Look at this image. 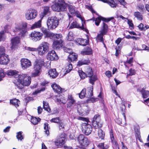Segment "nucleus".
Wrapping results in <instances>:
<instances>
[{"label":"nucleus","instance_id":"a18cd8bd","mask_svg":"<svg viewBox=\"0 0 149 149\" xmlns=\"http://www.w3.org/2000/svg\"><path fill=\"white\" fill-rule=\"evenodd\" d=\"M37 50L38 51V54L39 55H43L46 52L42 48L39 46L38 48H37Z\"/></svg>","mask_w":149,"mask_h":149},{"label":"nucleus","instance_id":"0e129e2a","mask_svg":"<svg viewBox=\"0 0 149 149\" xmlns=\"http://www.w3.org/2000/svg\"><path fill=\"white\" fill-rule=\"evenodd\" d=\"M79 120H82L84 121H86V123H88V119H87L86 118L81 117H79Z\"/></svg>","mask_w":149,"mask_h":149},{"label":"nucleus","instance_id":"69168bd1","mask_svg":"<svg viewBox=\"0 0 149 149\" xmlns=\"http://www.w3.org/2000/svg\"><path fill=\"white\" fill-rule=\"evenodd\" d=\"M106 75L108 77L111 76V72L109 71H107L105 72Z\"/></svg>","mask_w":149,"mask_h":149},{"label":"nucleus","instance_id":"cd10ccee","mask_svg":"<svg viewBox=\"0 0 149 149\" xmlns=\"http://www.w3.org/2000/svg\"><path fill=\"white\" fill-rule=\"evenodd\" d=\"M44 132L45 134L47 136L49 135V130L50 129V127L49 126V124L47 123H45L44 125Z\"/></svg>","mask_w":149,"mask_h":149},{"label":"nucleus","instance_id":"7c9ffc66","mask_svg":"<svg viewBox=\"0 0 149 149\" xmlns=\"http://www.w3.org/2000/svg\"><path fill=\"white\" fill-rule=\"evenodd\" d=\"M93 86H91V87L87 88L88 91L87 93H86V95L87 97L88 98L90 97L93 96Z\"/></svg>","mask_w":149,"mask_h":149},{"label":"nucleus","instance_id":"423d86ee","mask_svg":"<svg viewBox=\"0 0 149 149\" xmlns=\"http://www.w3.org/2000/svg\"><path fill=\"white\" fill-rule=\"evenodd\" d=\"M77 140L80 144V148L82 149H85L90 143L87 138L83 134L79 135L77 137Z\"/></svg>","mask_w":149,"mask_h":149},{"label":"nucleus","instance_id":"6ab92c4d","mask_svg":"<svg viewBox=\"0 0 149 149\" xmlns=\"http://www.w3.org/2000/svg\"><path fill=\"white\" fill-rule=\"evenodd\" d=\"M51 86L54 91L57 93H60L62 92V88L56 84H52Z\"/></svg>","mask_w":149,"mask_h":149},{"label":"nucleus","instance_id":"ddd939ff","mask_svg":"<svg viewBox=\"0 0 149 149\" xmlns=\"http://www.w3.org/2000/svg\"><path fill=\"white\" fill-rule=\"evenodd\" d=\"M20 42L19 38L17 36L11 40V46L10 47L12 50L15 49Z\"/></svg>","mask_w":149,"mask_h":149},{"label":"nucleus","instance_id":"9d476101","mask_svg":"<svg viewBox=\"0 0 149 149\" xmlns=\"http://www.w3.org/2000/svg\"><path fill=\"white\" fill-rule=\"evenodd\" d=\"M83 132L86 135H88L92 130V126L88 123H83L82 125Z\"/></svg>","mask_w":149,"mask_h":149},{"label":"nucleus","instance_id":"473e14b6","mask_svg":"<svg viewBox=\"0 0 149 149\" xmlns=\"http://www.w3.org/2000/svg\"><path fill=\"white\" fill-rule=\"evenodd\" d=\"M89 63L90 61L88 60H81L79 61L77 65L80 66L83 65L88 64Z\"/></svg>","mask_w":149,"mask_h":149},{"label":"nucleus","instance_id":"dca6fc26","mask_svg":"<svg viewBox=\"0 0 149 149\" xmlns=\"http://www.w3.org/2000/svg\"><path fill=\"white\" fill-rule=\"evenodd\" d=\"M8 56L5 54L0 56V63L3 65H6L9 62Z\"/></svg>","mask_w":149,"mask_h":149},{"label":"nucleus","instance_id":"37998d69","mask_svg":"<svg viewBox=\"0 0 149 149\" xmlns=\"http://www.w3.org/2000/svg\"><path fill=\"white\" fill-rule=\"evenodd\" d=\"M68 9L70 14L73 15H74L77 11L74 9V7L72 5H69L68 6Z\"/></svg>","mask_w":149,"mask_h":149},{"label":"nucleus","instance_id":"4468645a","mask_svg":"<svg viewBox=\"0 0 149 149\" xmlns=\"http://www.w3.org/2000/svg\"><path fill=\"white\" fill-rule=\"evenodd\" d=\"M80 28L84 31L87 32L88 30L84 27L83 23H82V26H81L79 24L76 22H73L71 24L70 26V29H72L74 28Z\"/></svg>","mask_w":149,"mask_h":149},{"label":"nucleus","instance_id":"79ce46f5","mask_svg":"<svg viewBox=\"0 0 149 149\" xmlns=\"http://www.w3.org/2000/svg\"><path fill=\"white\" fill-rule=\"evenodd\" d=\"M86 77H91L93 75V73L91 68H89L87 69L86 71Z\"/></svg>","mask_w":149,"mask_h":149},{"label":"nucleus","instance_id":"bb28decb","mask_svg":"<svg viewBox=\"0 0 149 149\" xmlns=\"http://www.w3.org/2000/svg\"><path fill=\"white\" fill-rule=\"evenodd\" d=\"M139 92L141 93L143 98H147L149 95V91L145 90L143 88L139 90Z\"/></svg>","mask_w":149,"mask_h":149},{"label":"nucleus","instance_id":"de8ad7c7","mask_svg":"<svg viewBox=\"0 0 149 149\" xmlns=\"http://www.w3.org/2000/svg\"><path fill=\"white\" fill-rule=\"evenodd\" d=\"M67 39L69 41H71L74 40V37L72 32H70L69 33L68 36L67 37Z\"/></svg>","mask_w":149,"mask_h":149},{"label":"nucleus","instance_id":"bf43d9fd","mask_svg":"<svg viewBox=\"0 0 149 149\" xmlns=\"http://www.w3.org/2000/svg\"><path fill=\"white\" fill-rule=\"evenodd\" d=\"M5 75V74L3 70H0V81L2 80V79L4 77Z\"/></svg>","mask_w":149,"mask_h":149},{"label":"nucleus","instance_id":"8fccbe9b","mask_svg":"<svg viewBox=\"0 0 149 149\" xmlns=\"http://www.w3.org/2000/svg\"><path fill=\"white\" fill-rule=\"evenodd\" d=\"M110 137L111 142L114 144H116V142L114 139V137L113 134V130H110Z\"/></svg>","mask_w":149,"mask_h":149},{"label":"nucleus","instance_id":"c03bdc74","mask_svg":"<svg viewBox=\"0 0 149 149\" xmlns=\"http://www.w3.org/2000/svg\"><path fill=\"white\" fill-rule=\"evenodd\" d=\"M40 120L41 119L40 118H37L36 117H32L31 119V122L33 124L36 125Z\"/></svg>","mask_w":149,"mask_h":149},{"label":"nucleus","instance_id":"c85d7f7f","mask_svg":"<svg viewBox=\"0 0 149 149\" xmlns=\"http://www.w3.org/2000/svg\"><path fill=\"white\" fill-rule=\"evenodd\" d=\"M100 34H98L97 35V36L96 37V38L97 39L99 40L101 42H102L103 43V45H104V46L106 47V45L104 43L103 40V36L105 34V33L102 32L101 31H100Z\"/></svg>","mask_w":149,"mask_h":149},{"label":"nucleus","instance_id":"a211bd4d","mask_svg":"<svg viewBox=\"0 0 149 149\" xmlns=\"http://www.w3.org/2000/svg\"><path fill=\"white\" fill-rule=\"evenodd\" d=\"M50 13L49 7L48 6H44L43 7V11L40 15V17L42 19L45 15L49 14Z\"/></svg>","mask_w":149,"mask_h":149},{"label":"nucleus","instance_id":"a19ab883","mask_svg":"<svg viewBox=\"0 0 149 149\" xmlns=\"http://www.w3.org/2000/svg\"><path fill=\"white\" fill-rule=\"evenodd\" d=\"M134 15L139 20H141L143 19L142 15L139 12H135L134 13Z\"/></svg>","mask_w":149,"mask_h":149},{"label":"nucleus","instance_id":"72a5a7b5","mask_svg":"<svg viewBox=\"0 0 149 149\" xmlns=\"http://www.w3.org/2000/svg\"><path fill=\"white\" fill-rule=\"evenodd\" d=\"M102 29L100 31L106 34L107 32L108 29L107 25L104 22H103L102 24Z\"/></svg>","mask_w":149,"mask_h":149},{"label":"nucleus","instance_id":"9b49d317","mask_svg":"<svg viewBox=\"0 0 149 149\" xmlns=\"http://www.w3.org/2000/svg\"><path fill=\"white\" fill-rule=\"evenodd\" d=\"M21 66L23 69H26L31 65V62L28 59L22 58L21 60Z\"/></svg>","mask_w":149,"mask_h":149},{"label":"nucleus","instance_id":"2f4dec72","mask_svg":"<svg viewBox=\"0 0 149 149\" xmlns=\"http://www.w3.org/2000/svg\"><path fill=\"white\" fill-rule=\"evenodd\" d=\"M98 134L99 139L101 140H103L104 139L105 134L104 132L101 129H99L98 130Z\"/></svg>","mask_w":149,"mask_h":149},{"label":"nucleus","instance_id":"4be33fe9","mask_svg":"<svg viewBox=\"0 0 149 149\" xmlns=\"http://www.w3.org/2000/svg\"><path fill=\"white\" fill-rule=\"evenodd\" d=\"M41 18H40V20H39L37 22L34 23V24L32 25L31 27V29H33L36 28H39L41 27V22L42 20Z\"/></svg>","mask_w":149,"mask_h":149},{"label":"nucleus","instance_id":"f03ea898","mask_svg":"<svg viewBox=\"0 0 149 149\" xmlns=\"http://www.w3.org/2000/svg\"><path fill=\"white\" fill-rule=\"evenodd\" d=\"M59 20L54 16L49 17L48 18L47 24L49 30H53L56 28L58 25Z\"/></svg>","mask_w":149,"mask_h":149},{"label":"nucleus","instance_id":"f257e3e1","mask_svg":"<svg viewBox=\"0 0 149 149\" xmlns=\"http://www.w3.org/2000/svg\"><path fill=\"white\" fill-rule=\"evenodd\" d=\"M67 6L68 4L64 0H54V3L51 7L53 10L59 12L65 11Z\"/></svg>","mask_w":149,"mask_h":149},{"label":"nucleus","instance_id":"393cba45","mask_svg":"<svg viewBox=\"0 0 149 149\" xmlns=\"http://www.w3.org/2000/svg\"><path fill=\"white\" fill-rule=\"evenodd\" d=\"M76 41L80 45L83 46H86L88 43L87 40L82 38H78L77 40Z\"/></svg>","mask_w":149,"mask_h":149},{"label":"nucleus","instance_id":"412c9836","mask_svg":"<svg viewBox=\"0 0 149 149\" xmlns=\"http://www.w3.org/2000/svg\"><path fill=\"white\" fill-rule=\"evenodd\" d=\"M52 35H50L49 37L51 38H54V40L62 41V36L61 34H54L52 33Z\"/></svg>","mask_w":149,"mask_h":149},{"label":"nucleus","instance_id":"338daca9","mask_svg":"<svg viewBox=\"0 0 149 149\" xmlns=\"http://www.w3.org/2000/svg\"><path fill=\"white\" fill-rule=\"evenodd\" d=\"M138 27L140 30H144V25L143 24L141 23Z\"/></svg>","mask_w":149,"mask_h":149},{"label":"nucleus","instance_id":"e2e57ef3","mask_svg":"<svg viewBox=\"0 0 149 149\" xmlns=\"http://www.w3.org/2000/svg\"><path fill=\"white\" fill-rule=\"evenodd\" d=\"M130 73L128 74L129 76H131L134 74L135 71L134 70L130 69L129 70Z\"/></svg>","mask_w":149,"mask_h":149},{"label":"nucleus","instance_id":"c9c22d12","mask_svg":"<svg viewBox=\"0 0 149 149\" xmlns=\"http://www.w3.org/2000/svg\"><path fill=\"white\" fill-rule=\"evenodd\" d=\"M7 74L9 75L14 76V77L17 78L18 79V76L19 75L17 74V72L15 70H10L8 72Z\"/></svg>","mask_w":149,"mask_h":149},{"label":"nucleus","instance_id":"39448f33","mask_svg":"<svg viewBox=\"0 0 149 149\" xmlns=\"http://www.w3.org/2000/svg\"><path fill=\"white\" fill-rule=\"evenodd\" d=\"M18 82L23 86H28L31 82V78L26 74H22L18 76Z\"/></svg>","mask_w":149,"mask_h":149},{"label":"nucleus","instance_id":"774afa93","mask_svg":"<svg viewBox=\"0 0 149 149\" xmlns=\"http://www.w3.org/2000/svg\"><path fill=\"white\" fill-rule=\"evenodd\" d=\"M10 26L9 25H6L4 27V31H5V32H8V29H10Z\"/></svg>","mask_w":149,"mask_h":149},{"label":"nucleus","instance_id":"e433bc0d","mask_svg":"<svg viewBox=\"0 0 149 149\" xmlns=\"http://www.w3.org/2000/svg\"><path fill=\"white\" fill-rule=\"evenodd\" d=\"M81 53L84 55H90L92 54V50L89 47H86V50L82 52Z\"/></svg>","mask_w":149,"mask_h":149},{"label":"nucleus","instance_id":"603ef678","mask_svg":"<svg viewBox=\"0 0 149 149\" xmlns=\"http://www.w3.org/2000/svg\"><path fill=\"white\" fill-rule=\"evenodd\" d=\"M22 132L21 131L17 133L16 137L18 140H22L23 139V137L22 135Z\"/></svg>","mask_w":149,"mask_h":149},{"label":"nucleus","instance_id":"0eeeda50","mask_svg":"<svg viewBox=\"0 0 149 149\" xmlns=\"http://www.w3.org/2000/svg\"><path fill=\"white\" fill-rule=\"evenodd\" d=\"M38 14L37 11L34 9L30 8L28 10L25 14L26 18L28 20L36 18Z\"/></svg>","mask_w":149,"mask_h":149},{"label":"nucleus","instance_id":"2eb2a0df","mask_svg":"<svg viewBox=\"0 0 149 149\" xmlns=\"http://www.w3.org/2000/svg\"><path fill=\"white\" fill-rule=\"evenodd\" d=\"M68 100L69 101L67 104V107L72 108V107L75 106V101L73 98L72 95H69L68 96Z\"/></svg>","mask_w":149,"mask_h":149},{"label":"nucleus","instance_id":"a878e982","mask_svg":"<svg viewBox=\"0 0 149 149\" xmlns=\"http://www.w3.org/2000/svg\"><path fill=\"white\" fill-rule=\"evenodd\" d=\"M65 134L64 133L62 134L60 136L59 140H58L57 143H58L60 146L64 144L65 143Z\"/></svg>","mask_w":149,"mask_h":149},{"label":"nucleus","instance_id":"58836bf2","mask_svg":"<svg viewBox=\"0 0 149 149\" xmlns=\"http://www.w3.org/2000/svg\"><path fill=\"white\" fill-rule=\"evenodd\" d=\"M72 69V64L69 63L65 67V74H66L70 72Z\"/></svg>","mask_w":149,"mask_h":149},{"label":"nucleus","instance_id":"052dcab7","mask_svg":"<svg viewBox=\"0 0 149 149\" xmlns=\"http://www.w3.org/2000/svg\"><path fill=\"white\" fill-rule=\"evenodd\" d=\"M59 130H61L64 129V125L63 123L62 122H59Z\"/></svg>","mask_w":149,"mask_h":149},{"label":"nucleus","instance_id":"5701e85b","mask_svg":"<svg viewBox=\"0 0 149 149\" xmlns=\"http://www.w3.org/2000/svg\"><path fill=\"white\" fill-rule=\"evenodd\" d=\"M39 46L42 48L47 52L49 50V44L47 42H43Z\"/></svg>","mask_w":149,"mask_h":149},{"label":"nucleus","instance_id":"aec40b11","mask_svg":"<svg viewBox=\"0 0 149 149\" xmlns=\"http://www.w3.org/2000/svg\"><path fill=\"white\" fill-rule=\"evenodd\" d=\"M48 73L50 77L53 79L56 78L58 74L55 69L50 70H49Z\"/></svg>","mask_w":149,"mask_h":149},{"label":"nucleus","instance_id":"f8f14e48","mask_svg":"<svg viewBox=\"0 0 149 149\" xmlns=\"http://www.w3.org/2000/svg\"><path fill=\"white\" fill-rule=\"evenodd\" d=\"M48 59L51 61L56 60L58 59V56L54 50L49 51L47 55Z\"/></svg>","mask_w":149,"mask_h":149},{"label":"nucleus","instance_id":"49530a36","mask_svg":"<svg viewBox=\"0 0 149 149\" xmlns=\"http://www.w3.org/2000/svg\"><path fill=\"white\" fill-rule=\"evenodd\" d=\"M86 89L84 88L83 89L81 93L79 94V97L82 99L84 98L86 95Z\"/></svg>","mask_w":149,"mask_h":149},{"label":"nucleus","instance_id":"7ed1b4c3","mask_svg":"<svg viewBox=\"0 0 149 149\" xmlns=\"http://www.w3.org/2000/svg\"><path fill=\"white\" fill-rule=\"evenodd\" d=\"M27 24L26 23L18 24L15 26V30L14 31V32H17L21 37H24L26 35L27 32Z\"/></svg>","mask_w":149,"mask_h":149},{"label":"nucleus","instance_id":"f3484780","mask_svg":"<svg viewBox=\"0 0 149 149\" xmlns=\"http://www.w3.org/2000/svg\"><path fill=\"white\" fill-rule=\"evenodd\" d=\"M62 43L63 41L54 40L53 44V47L55 49H59L62 46Z\"/></svg>","mask_w":149,"mask_h":149},{"label":"nucleus","instance_id":"13d9d810","mask_svg":"<svg viewBox=\"0 0 149 149\" xmlns=\"http://www.w3.org/2000/svg\"><path fill=\"white\" fill-rule=\"evenodd\" d=\"M101 19L100 17L96 18L95 19V24L96 25L98 26L101 22Z\"/></svg>","mask_w":149,"mask_h":149},{"label":"nucleus","instance_id":"864d4df0","mask_svg":"<svg viewBox=\"0 0 149 149\" xmlns=\"http://www.w3.org/2000/svg\"><path fill=\"white\" fill-rule=\"evenodd\" d=\"M50 121L52 123H58L59 122H60L61 120L59 117H57L52 118L50 120Z\"/></svg>","mask_w":149,"mask_h":149},{"label":"nucleus","instance_id":"1a4fd4ad","mask_svg":"<svg viewBox=\"0 0 149 149\" xmlns=\"http://www.w3.org/2000/svg\"><path fill=\"white\" fill-rule=\"evenodd\" d=\"M92 124L93 126L95 128L101 127H102V124L101 122V118L100 115L97 114L94 116L93 118Z\"/></svg>","mask_w":149,"mask_h":149},{"label":"nucleus","instance_id":"6e6d98bb","mask_svg":"<svg viewBox=\"0 0 149 149\" xmlns=\"http://www.w3.org/2000/svg\"><path fill=\"white\" fill-rule=\"evenodd\" d=\"M98 147L102 149H107L109 148V146L107 145L104 146V143H99L98 145Z\"/></svg>","mask_w":149,"mask_h":149},{"label":"nucleus","instance_id":"4d7b16f0","mask_svg":"<svg viewBox=\"0 0 149 149\" xmlns=\"http://www.w3.org/2000/svg\"><path fill=\"white\" fill-rule=\"evenodd\" d=\"M5 49L4 47L0 46V56L5 54Z\"/></svg>","mask_w":149,"mask_h":149},{"label":"nucleus","instance_id":"680f3d73","mask_svg":"<svg viewBox=\"0 0 149 149\" xmlns=\"http://www.w3.org/2000/svg\"><path fill=\"white\" fill-rule=\"evenodd\" d=\"M127 23L130 27L132 28H134V25L132 20L128 19L127 20Z\"/></svg>","mask_w":149,"mask_h":149},{"label":"nucleus","instance_id":"09e8293b","mask_svg":"<svg viewBox=\"0 0 149 149\" xmlns=\"http://www.w3.org/2000/svg\"><path fill=\"white\" fill-rule=\"evenodd\" d=\"M79 75L81 79H84L86 77V74L84 72L81 70H79L78 71Z\"/></svg>","mask_w":149,"mask_h":149},{"label":"nucleus","instance_id":"20e7f679","mask_svg":"<svg viewBox=\"0 0 149 149\" xmlns=\"http://www.w3.org/2000/svg\"><path fill=\"white\" fill-rule=\"evenodd\" d=\"M46 64V63L44 62L43 59H40L38 60L34 66V70L32 74V76L35 77L38 75L41 71L42 66V65L45 66Z\"/></svg>","mask_w":149,"mask_h":149},{"label":"nucleus","instance_id":"4c0bfd02","mask_svg":"<svg viewBox=\"0 0 149 149\" xmlns=\"http://www.w3.org/2000/svg\"><path fill=\"white\" fill-rule=\"evenodd\" d=\"M43 108L45 110L49 112H50L51 111V109L49 107L48 103L45 101H43Z\"/></svg>","mask_w":149,"mask_h":149},{"label":"nucleus","instance_id":"b1692460","mask_svg":"<svg viewBox=\"0 0 149 149\" xmlns=\"http://www.w3.org/2000/svg\"><path fill=\"white\" fill-rule=\"evenodd\" d=\"M77 56L74 53H72L70 54L68 57V61L69 62H72L73 61H76L77 59Z\"/></svg>","mask_w":149,"mask_h":149},{"label":"nucleus","instance_id":"3c124183","mask_svg":"<svg viewBox=\"0 0 149 149\" xmlns=\"http://www.w3.org/2000/svg\"><path fill=\"white\" fill-rule=\"evenodd\" d=\"M74 15H76L77 17L81 19L82 22V23L84 24L85 23V22H83L84 18L81 17V15L79 14L78 11H77Z\"/></svg>","mask_w":149,"mask_h":149},{"label":"nucleus","instance_id":"f704fd0d","mask_svg":"<svg viewBox=\"0 0 149 149\" xmlns=\"http://www.w3.org/2000/svg\"><path fill=\"white\" fill-rule=\"evenodd\" d=\"M10 103L13 105L15 106L16 107H17L19 106L20 104V101L18 100L15 99L10 100Z\"/></svg>","mask_w":149,"mask_h":149},{"label":"nucleus","instance_id":"5fc2aeb1","mask_svg":"<svg viewBox=\"0 0 149 149\" xmlns=\"http://www.w3.org/2000/svg\"><path fill=\"white\" fill-rule=\"evenodd\" d=\"M4 31H1L0 33V41L4 40L5 38Z\"/></svg>","mask_w":149,"mask_h":149},{"label":"nucleus","instance_id":"ea45409f","mask_svg":"<svg viewBox=\"0 0 149 149\" xmlns=\"http://www.w3.org/2000/svg\"><path fill=\"white\" fill-rule=\"evenodd\" d=\"M89 77L90 78L89 79L90 83L92 85H93L95 82L97 80V76L95 75H93Z\"/></svg>","mask_w":149,"mask_h":149},{"label":"nucleus","instance_id":"6e6552de","mask_svg":"<svg viewBox=\"0 0 149 149\" xmlns=\"http://www.w3.org/2000/svg\"><path fill=\"white\" fill-rule=\"evenodd\" d=\"M29 36L31 40L36 42L39 41L42 38L43 34L39 31H34L31 33Z\"/></svg>","mask_w":149,"mask_h":149},{"label":"nucleus","instance_id":"c756f323","mask_svg":"<svg viewBox=\"0 0 149 149\" xmlns=\"http://www.w3.org/2000/svg\"><path fill=\"white\" fill-rule=\"evenodd\" d=\"M41 30L44 34L45 36L46 37H50V35H52V33L49 32L47 29L44 27H42Z\"/></svg>","mask_w":149,"mask_h":149}]
</instances>
